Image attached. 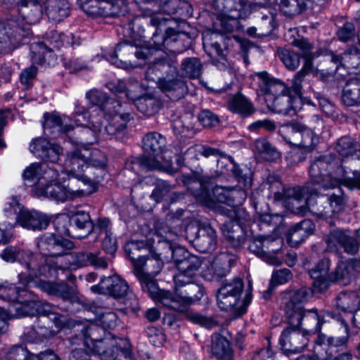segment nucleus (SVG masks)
<instances>
[{
	"label": "nucleus",
	"instance_id": "obj_1",
	"mask_svg": "<svg viewBox=\"0 0 360 360\" xmlns=\"http://www.w3.org/2000/svg\"><path fill=\"white\" fill-rule=\"evenodd\" d=\"M131 119L130 112H120L119 115H112L110 112L107 115L106 124L103 128L96 120H86L83 114H76L74 118L75 127H70V133L68 137L77 144L89 145L97 142L98 137L107 138L124 129Z\"/></svg>",
	"mask_w": 360,
	"mask_h": 360
},
{
	"label": "nucleus",
	"instance_id": "obj_2",
	"mask_svg": "<svg viewBox=\"0 0 360 360\" xmlns=\"http://www.w3.org/2000/svg\"><path fill=\"white\" fill-rule=\"evenodd\" d=\"M101 330L96 326H89L84 330V344L86 349L101 360H134L130 345L127 340H117L110 337L99 339L97 333Z\"/></svg>",
	"mask_w": 360,
	"mask_h": 360
},
{
	"label": "nucleus",
	"instance_id": "obj_3",
	"mask_svg": "<svg viewBox=\"0 0 360 360\" xmlns=\"http://www.w3.org/2000/svg\"><path fill=\"white\" fill-rule=\"evenodd\" d=\"M243 287V281L239 278L226 281L217 291L218 307L223 311H233L236 315L245 313L250 300L248 297L241 299Z\"/></svg>",
	"mask_w": 360,
	"mask_h": 360
},
{
	"label": "nucleus",
	"instance_id": "obj_4",
	"mask_svg": "<svg viewBox=\"0 0 360 360\" xmlns=\"http://www.w3.org/2000/svg\"><path fill=\"white\" fill-rule=\"evenodd\" d=\"M37 246L40 252V262L46 266L58 270L59 258H63L65 252L74 248V243L70 240L56 236L52 233H45L38 238Z\"/></svg>",
	"mask_w": 360,
	"mask_h": 360
},
{
	"label": "nucleus",
	"instance_id": "obj_5",
	"mask_svg": "<svg viewBox=\"0 0 360 360\" xmlns=\"http://www.w3.org/2000/svg\"><path fill=\"white\" fill-rule=\"evenodd\" d=\"M166 144L165 137L157 132L147 134L143 138V148L145 152L141 158V165L148 169H161L165 168L169 173L175 172L178 168L173 166L169 161L165 165H162L161 160L163 159L162 153Z\"/></svg>",
	"mask_w": 360,
	"mask_h": 360
},
{
	"label": "nucleus",
	"instance_id": "obj_6",
	"mask_svg": "<svg viewBox=\"0 0 360 360\" xmlns=\"http://www.w3.org/2000/svg\"><path fill=\"white\" fill-rule=\"evenodd\" d=\"M90 192L84 188H76L73 180L68 179V184L65 181L59 182L58 176L52 182H44L42 186H35L34 188L36 196L62 202L89 195Z\"/></svg>",
	"mask_w": 360,
	"mask_h": 360
},
{
	"label": "nucleus",
	"instance_id": "obj_7",
	"mask_svg": "<svg viewBox=\"0 0 360 360\" xmlns=\"http://www.w3.org/2000/svg\"><path fill=\"white\" fill-rule=\"evenodd\" d=\"M108 159L106 155L97 148L91 150L89 159L82 175L79 176L81 181L90 191V194L96 191V184L101 181L106 174Z\"/></svg>",
	"mask_w": 360,
	"mask_h": 360
},
{
	"label": "nucleus",
	"instance_id": "obj_8",
	"mask_svg": "<svg viewBox=\"0 0 360 360\" xmlns=\"http://www.w3.org/2000/svg\"><path fill=\"white\" fill-rule=\"evenodd\" d=\"M150 53L147 48L136 47L127 41L120 43L107 60L117 68L129 70L141 65L139 60H144Z\"/></svg>",
	"mask_w": 360,
	"mask_h": 360
},
{
	"label": "nucleus",
	"instance_id": "obj_9",
	"mask_svg": "<svg viewBox=\"0 0 360 360\" xmlns=\"http://www.w3.org/2000/svg\"><path fill=\"white\" fill-rule=\"evenodd\" d=\"M135 275L139 278L143 290L147 291L157 302L174 310L183 309L180 300L176 299L170 292L159 289L155 279V276L144 274L139 263L135 264Z\"/></svg>",
	"mask_w": 360,
	"mask_h": 360
},
{
	"label": "nucleus",
	"instance_id": "obj_10",
	"mask_svg": "<svg viewBox=\"0 0 360 360\" xmlns=\"http://www.w3.org/2000/svg\"><path fill=\"white\" fill-rule=\"evenodd\" d=\"M60 264L58 269H77L80 267L92 265L96 269H106L108 262L100 255V252H68L66 251L63 258H59Z\"/></svg>",
	"mask_w": 360,
	"mask_h": 360
},
{
	"label": "nucleus",
	"instance_id": "obj_11",
	"mask_svg": "<svg viewBox=\"0 0 360 360\" xmlns=\"http://www.w3.org/2000/svg\"><path fill=\"white\" fill-rule=\"evenodd\" d=\"M186 233L199 252L205 253L215 250L217 243V232L210 224L200 223L197 226L189 224L186 229Z\"/></svg>",
	"mask_w": 360,
	"mask_h": 360
},
{
	"label": "nucleus",
	"instance_id": "obj_12",
	"mask_svg": "<svg viewBox=\"0 0 360 360\" xmlns=\"http://www.w3.org/2000/svg\"><path fill=\"white\" fill-rule=\"evenodd\" d=\"M72 36H67L52 30L46 33L44 41L34 43L30 46L31 59L34 64H42L45 60L44 54L47 51L60 49L70 44Z\"/></svg>",
	"mask_w": 360,
	"mask_h": 360
},
{
	"label": "nucleus",
	"instance_id": "obj_13",
	"mask_svg": "<svg viewBox=\"0 0 360 360\" xmlns=\"http://www.w3.org/2000/svg\"><path fill=\"white\" fill-rule=\"evenodd\" d=\"M79 4L84 13L93 17L118 16L124 15L128 9L126 0H79Z\"/></svg>",
	"mask_w": 360,
	"mask_h": 360
},
{
	"label": "nucleus",
	"instance_id": "obj_14",
	"mask_svg": "<svg viewBox=\"0 0 360 360\" xmlns=\"http://www.w3.org/2000/svg\"><path fill=\"white\" fill-rule=\"evenodd\" d=\"M28 34L23 22L11 16L0 22V51L12 50Z\"/></svg>",
	"mask_w": 360,
	"mask_h": 360
},
{
	"label": "nucleus",
	"instance_id": "obj_15",
	"mask_svg": "<svg viewBox=\"0 0 360 360\" xmlns=\"http://www.w3.org/2000/svg\"><path fill=\"white\" fill-rule=\"evenodd\" d=\"M4 212L8 217L17 215V222L27 229L42 230L49 224V220L46 215L36 211L22 210L20 205L15 202L6 207Z\"/></svg>",
	"mask_w": 360,
	"mask_h": 360
},
{
	"label": "nucleus",
	"instance_id": "obj_16",
	"mask_svg": "<svg viewBox=\"0 0 360 360\" xmlns=\"http://www.w3.org/2000/svg\"><path fill=\"white\" fill-rule=\"evenodd\" d=\"M174 22V19L161 17L160 14L150 16V23L155 27L151 38V44L154 49H160L165 44L168 45L169 42L176 40L179 33L172 27V25Z\"/></svg>",
	"mask_w": 360,
	"mask_h": 360
},
{
	"label": "nucleus",
	"instance_id": "obj_17",
	"mask_svg": "<svg viewBox=\"0 0 360 360\" xmlns=\"http://www.w3.org/2000/svg\"><path fill=\"white\" fill-rule=\"evenodd\" d=\"M15 257V261L25 264L27 270V272H22L19 274L20 283L25 281L26 284H30L35 278L46 274V266L43 265L39 256L34 255L31 251L17 248Z\"/></svg>",
	"mask_w": 360,
	"mask_h": 360
},
{
	"label": "nucleus",
	"instance_id": "obj_18",
	"mask_svg": "<svg viewBox=\"0 0 360 360\" xmlns=\"http://www.w3.org/2000/svg\"><path fill=\"white\" fill-rule=\"evenodd\" d=\"M193 193L204 205L208 207H214L216 202L233 204L236 198L240 197L243 199L245 195V192L240 188L221 186L213 188L212 196H210L205 190H202L200 193L193 191Z\"/></svg>",
	"mask_w": 360,
	"mask_h": 360
},
{
	"label": "nucleus",
	"instance_id": "obj_19",
	"mask_svg": "<svg viewBox=\"0 0 360 360\" xmlns=\"http://www.w3.org/2000/svg\"><path fill=\"white\" fill-rule=\"evenodd\" d=\"M58 176V172L56 169L51 168L46 162H34L27 166L22 174L24 184L32 186L36 184V186H40L44 182H52Z\"/></svg>",
	"mask_w": 360,
	"mask_h": 360
},
{
	"label": "nucleus",
	"instance_id": "obj_20",
	"mask_svg": "<svg viewBox=\"0 0 360 360\" xmlns=\"http://www.w3.org/2000/svg\"><path fill=\"white\" fill-rule=\"evenodd\" d=\"M335 158L332 155L323 156L315 160L311 165L309 174L313 181L317 184H322L327 188H335L338 186L339 181L332 180L330 184L326 183L330 180L331 177L328 174V170L333 168L334 165Z\"/></svg>",
	"mask_w": 360,
	"mask_h": 360
},
{
	"label": "nucleus",
	"instance_id": "obj_21",
	"mask_svg": "<svg viewBox=\"0 0 360 360\" xmlns=\"http://www.w3.org/2000/svg\"><path fill=\"white\" fill-rule=\"evenodd\" d=\"M328 248L333 251L338 246L342 247L345 252L349 255H355L359 250V241L356 237L350 235L349 231L342 229L331 231L326 239Z\"/></svg>",
	"mask_w": 360,
	"mask_h": 360
},
{
	"label": "nucleus",
	"instance_id": "obj_22",
	"mask_svg": "<svg viewBox=\"0 0 360 360\" xmlns=\"http://www.w3.org/2000/svg\"><path fill=\"white\" fill-rule=\"evenodd\" d=\"M91 151L87 149L75 148L67 153L66 158L63 163L67 171L70 181H79V176L82 175Z\"/></svg>",
	"mask_w": 360,
	"mask_h": 360
},
{
	"label": "nucleus",
	"instance_id": "obj_23",
	"mask_svg": "<svg viewBox=\"0 0 360 360\" xmlns=\"http://www.w3.org/2000/svg\"><path fill=\"white\" fill-rule=\"evenodd\" d=\"M257 76L259 79V89L264 95L266 104L275 100L277 96L284 93H289L290 88L283 82L271 77L266 72H258Z\"/></svg>",
	"mask_w": 360,
	"mask_h": 360
},
{
	"label": "nucleus",
	"instance_id": "obj_24",
	"mask_svg": "<svg viewBox=\"0 0 360 360\" xmlns=\"http://www.w3.org/2000/svg\"><path fill=\"white\" fill-rule=\"evenodd\" d=\"M127 282L117 275L102 278L98 285H92L91 290L103 295H109L115 298H120L129 293Z\"/></svg>",
	"mask_w": 360,
	"mask_h": 360
},
{
	"label": "nucleus",
	"instance_id": "obj_25",
	"mask_svg": "<svg viewBox=\"0 0 360 360\" xmlns=\"http://www.w3.org/2000/svg\"><path fill=\"white\" fill-rule=\"evenodd\" d=\"M86 97L93 105L98 106L101 110L105 112V121H107V115L109 112L112 115H119L120 112H129L119 101H109L106 94L102 91L91 90L86 93Z\"/></svg>",
	"mask_w": 360,
	"mask_h": 360
},
{
	"label": "nucleus",
	"instance_id": "obj_26",
	"mask_svg": "<svg viewBox=\"0 0 360 360\" xmlns=\"http://www.w3.org/2000/svg\"><path fill=\"white\" fill-rule=\"evenodd\" d=\"M172 258L178 271L196 274L201 266L200 258L191 254L186 249L178 247L172 250Z\"/></svg>",
	"mask_w": 360,
	"mask_h": 360
},
{
	"label": "nucleus",
	"instance_id": "obj_27",
	"mask_svg": "<svg viewBox=\"0 0 360 360\" xmlns=\"http://www.w3.org/2000/svg\"><path fill=\"white\" fill-rule=\"evenodd\" d=\"M359 269V259H351L347 261L340 260L337 264L335 271L330 273L329 281L330 282H338L345 285H347Z\"/></svg>",
	"mask_w": 360,
	"mask_h": 360
},
{
	"label": "nucleus",
	"instance_id": "obj_28",
	"mask_svg": "<svg viewBox=\"0 0 360 360\" xmlns=\"http://www.w3.org/2000/svg\"><path fill=\"white\" fill-rule=\"evenodd\" d=\"M229 217L234 219L236 222H225L221 231L224 236L229 240L233 245H237L240 242L241 229L238 222L246 219V213L242 208H233L229 210Z\"/></svg>",
	"mask_w": 360,
	"mask_h": 360
},
{
	"label": "nucleus",
	"instance_id": "obj_29",
	"mask_svg": "<svg viewBox=\"0 0 360 360\" xmlns=\"http://www.w3.org/2000/svg\"><path fill=\"white\" fill-rule=\"evenodd\" d=\"M306 206H299L294 210V214L301 216L305 215L308 212L320 218L331 217V212L328 210L326 205L327 200L324 198H315L314 195L304 199Z\"/></svg>",
	"mask_w": 360,
	"mask_h": 360
},
{
	"label": "nucleus",
	"instance_id": "obj_30",
	"mask_svg": "<svg viewBox=\"0 0 360 360\" xmlns=\"http://www.w3.org/2000/svg\"><path fill=\"white\" fill-rule=\"evenodd\" d=\"M37 145L42 148V153H37V157L51 162H58L60 155L63 153V149L60 146L51 143L44 138H37L33 139L30 145L31 153L38 152Z\"/></svg>",
	"mask_w": 360,
	"mask_h": 360
},
{
	"label": "nucleus",
	"instance_id": "obj_31",
	"mask_svg": "<svg viewBox=\"0 0 360 360\" xmlns=\"http://www.w3.org/2000/svg\"><path fill=\"white\" fill-rule=\"evenodd\" d=\"M308 296L309 289L306 287L300 288L294 294V319H296L297 320L299 326L306 324V323H302V321L304 322L310 321L313 324L316 325L318 323V317L316 312L307 311L306 313L303 310L302 307H295V301L299 304H302L307 300Z\"/></svg>",
	"mask_w": 360,
	"mask_h": 360
},
{
	"label": "nucleus",
	"instance_id": "obj_32",
	"mask_svg": "<svg viewBox=\"0 0 360 360\" xmlns=\"http://www.w3.org/2000/svg\"><path fill=\"white\" fill-rule=\"evenodd\" d=\"M44 13L50 21L58 22L67 18L70 13L68 0L44 1Z\"/></svg>",
	"mask_w": 360,
	"mask_h": 360
},
{
	"label": "nucleus",
	"instance_id": "obj_33",
	"mask_svg": "<svg viewBox=\"0 0 360 360\" xmlns=\"http://www.w3.org/2000/svg\"><path fill=\"white\" fill-rule=\"evenodd\" d=\"M110 89L115 94H124L129 100L136 101L141 96L144 89L136 79L121 80L116 84H111Z\"/></svg>",
	"mask_w": 360,
	"mask_h": 360
},
{
	"label": "nucleus",
	"instance_id": "obj_34",
	"mask_svg": "<svg viewBox=\"0 0 360 360\" xmlns=\"http://www.w3.org/2000/svg\"><path fill=\"white\" fill-rule=\"evenodd\" d=\"M231 269V259L224 253L214 258L210 267L203 274V277L208 281L219 280L226 276Z\"/></svg>",
	"mask_w": 360,
	"mask_h": 360
},
{
	"label": "nucleus",
	"instance_id": "obj_35",
	"mask_svg": "<svg viewBox=\"0 0 360 360\" xmlns=\"http://www.w3.org/2000/svg\"><path fill=\"white\" fill-rule=\"evenodd\" d=\"M164 75L167 77L176 76V67L174 63L168 59H160L155 61L148 67L146 72V77L148 80L160 81L164 77Z\"/></svg>",
	"mask_w": 360,
	"mask_h": 360
},
{
	"label": "nucleus",
	"instance_id": "obj_36",
	"mask_svg": "<svg viewBox=\"0 0 360 360\" xmlns=\"http://www.w3.org/2000/svg\"><path fill=\"white\" fill-rule=\"evenodd\" d=\"M155 4L158 5L159 10L154 11L151 13V16L155 14H160L161 17L171 18L169 15L176 13H180V14L182 15L185 11V15L191 16L193 12L190 4L186 1H182L181 0H168L165 1L162 5H159L158 2ZM172 19L173 18H172Z\"/></svg>",
	"mask_w": 360,
	"mask_h": 360
},
{
	"label": "nucleus",
	"instance_id": "obj_37",
	"mask_svg": "<svg viewBox=\"0 0 360 360\" xmlns=\"http://www.w3.org/2000/svg\"><path fill=\"white\" fill-rule=\"evenodd\" d=\"M331 60L335 63L340 62L341 65L351 74L360 73V51L356 49L347 50L340 58L333 56Z\"/></svg>",
	"mask_w": 360,
	"mask_h": 360
},
{
	"label": "nucleus",
	"instance_id": "obj_38",
	"mask_svg": "<svg viewBox=\"0 0 360 360\" xmlns=\"http://www.w3.org/2000/svg\"><path fill=\"white\" fill-rule=\"evenodd\" d=\"M158 84L161 91L173 100L179 99L184 93V82L177 77H164L162 79H160Z\"/></svg>",
	"mask_w": 360,
	"mask_h": 360
},
{
	"label": "nucleus",
	"instance_id": "obj_39",
	"mask_svg": "<svg viewBox=\"0 0 360 360\" xmlns=\"http://www.w3.org/2000/svg\"><path fill=\"white\" fill-rule=\"evenodd\" d=\"M338 309L349 313H354L360 309V297L356 291L341 292L336 298Z\"/></svg>",
	"mask_w": 360,
	"mask_h": 360
},
{
	"label": "nucleus",
	"instance_id": "obj_40",
	"mask_svg": "<svg viewBox=\"0 0 360 360\" xmlns=\"http://www.w3.org/2000/svg\"><path fill=\"white\" fill-rule=\"evenodd\" d=\"M44 130L56 129L57 131L63 132L68 134L70 133L72 125L71 119L65 115H60L57 113L44 115Z\"/></svg>",
	"mask_w": 360,
	"mask_h": 360
},
{
	"label": "nucleus",
	"instance_id": "obj_41",
	"mask_svg": "<svg viewBox=\"0 0 360 360\" xmlns=\"http://www.w3.org/2000/svg\"><path fill=\"white\" fill-rule=\"evenodd\" d=\"M342 100L347 106L360 105V79L352 78L347 82L342 89Z\"/></svg>",
	"mask_w": 360,
	"mask_h": 360
},
{
	"label": "nucleus",
	"instance_id": "obj_42",
	"mask_svg": "<svg viewBox=\"0 0 360 360\" xmlns=\"http://www.w3.org/2000/svg\"><path fill=\"white\" fill-rule=\"evenodd\" d=\"M211 352L218 360H232L229 342L219 333H214L212 336Z\"/></svg>",
	"mask_w": 360,
	"mask_h": 360
},
{
	"label": "nucleus",
	"instance_id": "obj_43",
	"mask_svg": "<svg viewBox=\"0 0 360 360\" xmlns=\"http://www.w3.org/2000/svg\"><path fill=\"white\" fill-rule=\"evenodd\" d=\"M29 285L25 281L20 283V280L18 286L8 284L7 282L0 283V298L13 303L22 297V293L27 294V288Z\"/></svg>",
	"mask_w": 360,
	"mask_h": 360
},
{
	"label": "nucleus",
	"instance_id": "obj_44",
	"mask_svg": "<svg viewBox=\"0 0 360 360\" xmlns=\"http://www.w3.org/2000/svg\"><path fill=\"white\" fill-rule=\"evenodd\" d=\"M227 106L231 112L244 117L249 116L254 112L252 103L240 94L231 97L227 103Z\"/></svg>",
	"mask_w": 360,
	"mask_h": 360
},
{
	"label": "nucleus",
	"instance_id": "obj_45",
	"mask_svg": "<svg viewBox=\"0 0 360 360\" xmlns=\"http://www.w3.org/2000/svg\"><path fill=\"white\" fill-rule=\"evenodd\" d=\"M266 105L270 110L277 113L284 115H288L292 109V97L290 89H289V93H284L280 96H277L275 100H273Z\"/></svg>",
	"mask_w": 360,
	"mask_h": 360
},
{
	"label": "nucleus",
	"instance_id": "obj_46",
	"mask_svg": "<svg viewBox=\"0 0 360 360\" xmlns=\"http://www.w3.org/2000/svg\"><path fill=\"white\" fill-rule=\"evenodd\" d=\"M137 261L134 262V271L135 272V264L139 263L143 270V274L150 276H156L162 268L163 262L157 257L146 258L137 255Z\"/></svg>",
	"mask_w": 360,
	"mask_h": 360
},
{
	"label": "nucleus",
	"instance_id": "obj_47",
	"mask_svg": "<svg viewBox=\"0 0 360 360\" xmlns=\"http://www.w3.org/2000/svg\"><path fill=\"white\" fill-rule=\"evenodd\" d=\"M184 153V159L189 163L191 161L198 160L199 155L206 158L216 156L219 154V150L207 146L196 145L189 147Z\"/></svg>",
	"mask_w": 360,
	"mask_h": 360
},
{
	"label": "nucleus",
	"instance_id": "obj_48",
	"mask_svg": "<svg viewBox=\"0 0 360 360\" xmlns=\"http://www.w3.org/2000/svg\"><path fill=\"white\" fill-rule=\"evenodd\" d=\"M185 287L184 295H181L179 297L174 296L176 299L180 300L181 304L184 307L183 309L179 310V311H184L188 304L200 300L203 294V288L196 283H194L193 281Z\"/></svg>",
	"mask_w": 360,
	"mask_h": 360
},
{
	"label": "nucleus",
	"instance_id": "obj_49",
	"mask_svg": "<svg viewBox=\"0 0 360 360\" xmlns=\"http://www.w3.org/2000/svg\"><path fill=\"white\" fill-rule=\"evenodd\" d=\"M254 146L255 151L265 160L274 161L280 157L278 151L266 139H257Z\"/></svg>",
	"mask_w": 360,
	"mask_h": 360
},
{
	"label": "nucleus",
	"instance_id": "obj_50",
	"mask_svg": "<svg viewBox=\"0 0 360 360\" xmlns=\"http://www.w3.org/2000/svg\"><path fill=\"white\" fill-rule=\"evenodd\" d=\"M42 288L50 295L68 300L72 297L74 289L65 283H52L45 282L42 283Z\"/></svg>",
	"mask_w": 360,
	"mask_h": 360
},
{
	"label": "nucleus",
	"instance_id": "obj_51",
	"mask_svg": "<svg viewBox=\"0 0 360 360\" xmlns=\"http://www.w3.org/2000/svg\"><path fill=\"white\" fill-rule=\"evenodd\" d=\"M344 331L346 333L345 336L341 337H329L324 338L323 342L318 345L315 347V352L319 357L321 360H326L327 357L322 356L320 353L321 349H325L327 345L333 347H340L345 345L347 342L349 338V327L346 323H344Z\"/></svg>",
	"mask_w": 360,
	"mask_h": 360
},
{
	"label": "nucleus",
	"instance_id": "obj_52",
	"mask_svg": "<svg viewBox=\"0 0 360 360\" xmlns=\"http://www.w3.org/2000/svg\"><path fill=\"white\" fill-rule=\"evenodd\" d=\"M330 266V262L327 258L321 259L316 266L312 269L309 274L310 276L316 281L323 283L329 281L330 274L329 270Z\"/></svg>",
	"mask_w": 360,
	"mask_h": 360
},
{
	"label": "nucleus",
	"instance_id": "obj_53",
	"mask_svg": "<svg viewBox=\"0 0 360 360\" xmlns=\"http://www.w3.org/2000/svg\"><path fill=\"white\" fill-rule=\"evenodd\" d=\"M70 223L79 230H86L89 233L92 229V221L88 212L78 210L73 213L70 219Z\"/></svg>",
	"mask_w": 360,
	"mask_h": 360
},
{
	"label": "nucleus",
	"instance_id": "obj_54",
	"mask_svg": "<svg viewBox=\"0 0 360 360\" xmlns=\"http://www.w3.org/2000/svg\"><path fill=\"white\" fill-rule=\"evenodd\" d=\"M27 306L28 307L27 309L23 312L22 311L19 312L20 315L39 314L48 318L54 311V307L49 303H41L36 301L28 303Z\"/></svg>",
	"mask_w": 360,
	"mask_h": 360
},
{
	"label": "nucleus",
	"instance_id": "obj_55",
	"mask_svg": "<svg viewBox=\"0 0 360 360\" xmlns=\"http://www.w3.org/2000/svg\"><path fill=\"white\" fill-rule=\"evenodd\" d=\"M215 157L219 158L217 160V167L221 169V172L231 171L234 176H240V171L231 157L227 156L219 150V154Z\"/></svg>",
	"mask_w": 360,
	"mask_h": 360
},
{
	"label": "nucleus",
	"instance_id": "obj_56",
	"mask_svg": "<svg viewBox=\"0 0 360 360\" xmlns=\"http://www.w3.org/2000/svg\"><path fill=\"white\" fill-rule=\"evenodd\" d=\"M181 70L187 77H198L202 72V64L197 58H188L183 60Z\"/></svg>",
	"mask_w": 360,
	"mask_h": 360
},
{
	"label": "nucleus",
	"instance_id": "obj_57",
	"mask_svg": "<svg viewBox=\"0 0 360 360\" xmlns=\"http://www.w3.org/2000/svg\"><path fill=\"white\" fill-rule=\"evenodd\" d=\"M292 277L290 270L288 269H282L273 272L269 286L266 290V293L269 295L271 294L274 288L281 284H284L290 280Z\"/></svg>",
	"mask_w": 360,
	"mask_h": 360
},
{
	"label": "nucleus",
	"instance_id": "obj_58",
	"mask_svg": "<svg viewBox=\"0 0 360 360\" xmlns=\"http://www.w3.org/2000/svg\"><path fill=\"white\" fill-rule=\"evenodd\" d=\"M136 101L137 109L147 116H150L158 111L156 101L150 97H140Z\"/></svg>",
	"mask_w": 360,
	"mask_h": 360
},
{
	"label": "nucleus",
	"instance_id": "obj_59",
	"mask_svg": "<svg viewBox=\"0 0 360 360\" xmlns=\"http://www.w3.org/2000/svg\"><path fill=\"white\" fill-rule=\"evenodd\" d=\"M336 150L343 158L352 157L356 153L353 139L349 136L340 138L338 141Z\"/></svg>",
	"mask_w": 360,
	"mask_h": 360
},
{
	"label": "nucleus",
	"instance_id": "obj_60",
	"mask_svg": "<svg viewBox=\"0 0 360 360\" xmlns=\"http://www.w3.org/2000/svg\"><path fill=\"white\" fill-rule=\"evenodd\" d=\"M172 128L176 135L182 137H191L193 135V127L187 119L179 117L174 120Z\"/></svg>",
	"mask_w": 360,
	"mask_h": 360
},
{
	"label": "nucleus",
	"instance_id": "obj_61",
	"mask_svg": "<svg viewBox=\"0 0 360 360\" xmlns=\"http://www.w3.org/2000/svg\"><path fill=\"white\" fill-rule=\"evenodd\" d=\"M188 319L193 323L199 324L207 329L217 327L218 322L211 316H206L197 312H189L187 315Z\"/></svg>",
	"mask_w": 360,
	"mask_h": 360
},
{
	"label": "nucleus",
	"instance_id": "obj_62",
	"mask_svg": "<svg viewBox=\"0 0 360 360\" xmlns=\"http://www.w3.org/2000/svg\"><path fill=\"white\" fill-rule=\"evenodd\" d=\"M314 224L309 219H304L301 222L294 226V236H301V243L305 240V238L311 234L314 231Z\"/></svg>",
	"mask_w": 360,
	"mask_h": 360
},
{
	"label": "nucleus",
	"instance_id": "obj_63",
	"mask_svg": "<svg viewBox=\"0 0 360 360\" xmlns=\"http://www.w3.org/2000/svg\"><path fill=\"white\" fill-rule=\"evenodd\" d=\"M292 333V328L288 326L285 328L279 339V344L283 353L289 356L292 354V343H291V335Z\"/></svg>",
	"mask_w": 360,
	"mask_h": 360
},
{
	"label": "nucleus",
	"instance_id": "obj_64",
	"mask_svg": "<svg viewBox=\"0 0 360 360\" xmlns=\"http://www.w3.org/2000/svg\"><path fill=\"white\" fill-rule=\"evenodd\" d=\"M8 360H28V351L22 345H13L6 354Z\"/></svg>",
	"mask_w": 360,
	"mask_h": 360
}]
</instances>
